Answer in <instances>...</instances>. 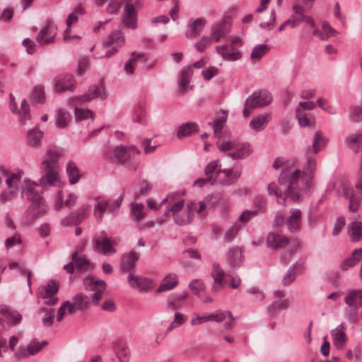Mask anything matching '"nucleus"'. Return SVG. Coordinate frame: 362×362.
Returning <instances> with one entry per match:
<instances>
[{
  "mask_svg": "<svg viewBox=\"0 0 362 362\" xmlns=\"http://www.w3.org/2000/svg\"><path fill=\"white\" fill-rule=\"evenodd\" d=\"M224 276L225 272L220 267L219 264L216 263L213 264L211 272V276L214 281L212 286L213 291L218 292L225 286L226 283L223 281Z\"/></svg>",
  "mask_w": 362,
  "mask_h": 362,
  "instance_id": "obj_23",
  "label": "nucleus"
},
{
  "mask_svg": "<svg viewBox=\"0 0 362 362\" xmlns=\"http://www.w3.org/2000/svg\"><path fill=\"white\" fill-rule=\"evenodd\" d=\"M219 160H214L209 162L204 168V173L206 177H210L212 180H215L216 179L214 177V175L215 173L217 174V177L218 176V171L221 170V164L219 163Z\"/></svg>",
  "mask_w": 362,
  "mask_h": 362,
  "instance_id": "obj_51",
  "label": "nucleus"
},
{
  "mask_svg": "<svg viewBox=\"0 0 362 362\" xmlns=\"http://www.w3.org/2000/svg\"><path fill=\"white\" fill-rule=\"evenodd\" d=\"M90 303H93L91 296H88L82 293L76 295L73 298L72 303L67 300L62 303L58 310L57 320L59 322L65 315L74 313L78 310L85 309Z\"/></svg>",
  "mask_w": 362,
  "mask_h": 362,
  "instance_id": "obj_5",
  "label": "nucleus"
},
{
  "mask_svg": "<svg viewBox=\"0 0 362 362\" xmlns=\"http://www.w3.org/2000/svg\"><path fill=\"white\" fill-rule=\"evenodd\" d=\"M345 141L354 151L358 152L362 150V132L347 136Z\"/></svg>",
  "mask_w": 362,
  "mask_h": 362,
  "instance_id": "obj_43",
  "label": "nucleus"
},
{
  "mask_svg": "<svg viewBox=\"0 0 362 362\" xmlns=\"http://www.w3.org/2000/svg\"><path fill=\"white\" fill-rule=\"evenodd\" d=\"M288 238L281 237L273 232L269 233L267 238V246L274 250L284 248L288 245Z\"/></svg>",
  "mask_w": 362,
  "mask_h": 362,
  "instance_id": "obj_28",
  "label": "nucleus"
},
{
  "mask_svg": "<svg viewBox=\"0 0 362 362\" xmlns=\"http://www.w3.org/2000/svg\"><path fill=\"white\" fill-rule=\"evenodd\" d=\"M123 23L127 28L135 29L137 27L135 8L132 4H127L124 7Z\"/></svg>",
  "mask_w": 362,
  "mask_h": 362,
  "instance_id": "obj_29",
  "label": "nucleus"
},
{
  "mask_svg": "<svg viewBox=\"0 0 362 362\" xmlns=\"http://www.w3.org/2000/svg\"><path fill=\"white\" fill-rule=\"evenodd\" d=\"M144 205L142 203H132L131 207V214L135 221L142 220L146 214L144 212Z\"/></svg>",
  "mask_w": 362,
  "mask_h": 362,
  "instance_id": "obj_54",
  "label": "nucleus"
},
{
  "mask_svg": "<svg viewBox=\"0 0 362 362\" xmlns=\"http://www.w3.org/2000/svg\"><path fill=\"white\" fill-rule=\"evenodd\" d=\"M43 132L37 128H33L28 132V142L32 147L37 148L41 144Z\"/></svg>",
  "mask_w": 362,
  "mask_h": 362,
  "instance_id": "obj_44",
  "label": "nucleus"
},
{
  "mask_svg": "<svg viewBox=\"0 0 362 362\" xmlns=\"http://www.w3.org/2000/svg\"><path fill=\"white\" fill-rule=\"evenodd\" d=\"M303 269V264L301 262H296V264H292L288 268L282 279L283 284L284 286H287L292 283L295 280L297 274L302 272Z\"/></svg>",
  "mask_w": 362,
  "mask_h": 362,
  "instance_id": "obj_33",
  "label": "nucleus"
},
{
  "mask_svg": "<svg viewBox=\"0 0 362 362\" xmlns=\"http://www.w3.org/2000/svg\"><path fill=\"white\" fill-rule=\"evenodd\" d=\"M254 205L255 209H250V218L259 214L264 213L266 211V201L261 196L256 197L254 199Z\"/></svg>",
  "mask_w": 362,
  "mask_h": 362,
  "instance_id": "obj_52",
  "label": "nucleus"
},
{
  "mask_svg": "<svg viewBox=\"0 0 362 362\" xmlns=\"http://www.w3.org/2000/svg\"><path fill=\"white\" fill-rule=\"evenodd\" d=\"M23 175L24 172L22 170H18L16 173H11L7 170L6 185L19 187V185L22 183L21 180Z\"/></svg>",
  "mask_w": 362,
  "mask_h": 362,
  "instance_id": "obj_50",
  "label": "nucleus"
},
{
  "mask_svg": "<svg viewBox=\"0 0 362 362\" xmlns=\"http://www.w3.org/2000/svg\"><path fill=\"white\" fill-rule=\"evenodd\" d=\"M274 295L278 299L273 301L268 308V314L271 317L276 316L281 310H286L289 306V300L284 298V293L281 291H277L274 293Z\"/></svg>",
  "mask_w": 362,
  "mask_h": 362,
  "instance_id": "obj_15",
  "label": "nucleus"
},
{
  "mask_svg": "<svg viewBox=\"0 0 362 362\" xmlns=\"http://www.w3.org/2000/svg\"><path fill=\"white\" fill-rule=\"evenodd\" d=\"M127 281L130 286L139 292H148L153 287V281L144 276L129 274Z\"/></svg>",
  "mask_w": 362,
  "mask_h": 362,
  "instance_id": "obj_12",
  "label": "nucleus"
},
{
  "mask_svg": "<svg viewBox=\"0 0 362 362\" xmlns=\"http://www.w3.org/2000/svg\"><path fill=\"white\" fill-rule=\"evenodd\" d=\"M61 156V151L54 148L49 149L43 156L40 166L41 177L39 183L44 189L56 186L59 181V161Z\"/></svg>",
  "mask_w": 362,
  "mask_h": 362,
  "instance_id": "obj_2",
  "label": "nucleus"
},
{
  "mask_svg": "<svg viewBox=\"0 0 362 362\" xmlns=\"http://www.w3.org/2000/svg\"><path fill=\"white\" fill-rule=\"evenodd\" d=\"M271 93L266 89L255 90L250 95V109L262 107L272 103Z\"/></svg>",
  "mask_w": 362,
  "mask_h": 362,
  "instance_id": "obj_13",
  "label": "nucleus"
},
{
  "mask_svg": "<svg viewBox=\"0 0 362 362\" xmlns=\"http://www.w3.org/2000/svg\"><path fill=\"white\" fill-rule=\"evenodd\" d=\"M331 336L334 346L337 349L343 348L346 341L344 323H341L335 329H332L331 331Z\"/></svg>",
  "mask_w": 362,
  "mask_h": 362,
  "instance_id": "obj_26",
  "label": "nucleus"
},
{
  "mask_svg": "<svg viewBox=\"0 0 362 362\" xmlns=\"http://www.w3.org/2000/svg\"><path fill=\"white\" fill-rule=\"evenodd\" d=\"M199 130V126L194 122H189L182 124L180 126L177 132V136L180 139H182Z\"/></svg>",
  "mask_w": 362,
  "mask_h": 362,
  "instance_id": "obj_39",
  "label": "nucleus"
},
{
  "mask_svg": "<svg viewBox=\"0 0 362 362\" xmlns=\"http://www.w3.org/2000/svg\"><path fill=\"white\" fill-rule=\"evenodd\" d=\"M270 46L266 43L258 44L255 46L250 53V59L254 62H259L269 51Z\"/></svg>",
  "mask_w": 362,
  "mask_h": 362,
  "instance_id": "obj_42",
  "label": "nucleus"
},
{
  "mask_svg": "<svg viewBox=\"0 0 362 362\" xmlns=\"http://www.w3.org/2000/svg\"><path fill=\"white\" fill-rule=\"evenodd\" d=\"M147 60L145 53L133 52L129 59L125 62L124 70L127 74H134L135 66L139 62H146Z\"/></svg>",
  "mask_w": 362,
  "mask_h": 362,
  "instance_id": "obj_22",
  "label": "nucleus"
},
{
  "mask_svg": "<svg viewBox=\"0 0 362 362\" xmlns=\"http://www.w3.org/2000/svg\"><path fill=\"white\" fill-rule=\"evenodd\" d=\"M84 9L81 6H76L74 11L68 16L66 21V28H70L74 23H76L79 17L84 14Z\"/></svg>",
  "mask_w": 362,
  "mask_h": 362,
  "instance_id": "obj_56",
  "label": "nucleus"
},
{
  "mask_svg": "<svg viewBox=\"0 0 362 362\" xmlns=\"http://www.w3.org/2000/svg\"><path fill=\"white\" fill-rule=\"evenodd\" d=\"M170 211L173 213L175 223L184 226L192 221L194 212L202 216H204L206 204L202 201L191 202L185 206L184 201H179L170 207Z\"/></svg>",
  "mask_w": 362,
  "mask_h": 362,
  "instance_id": "obj_4",
  "label": "nucleus"
},
{
  "mask_svg": "<svg viewBox=\"0 0 362 362\" xmlns=\"http://www.w3.org/2000/svg\"><path fill=\"white\" fill-rule=\"evenodd\" d=\"M193 74L192 66H187L183 69L181 78L179 81V89L181 93H185L189 83V78Z\"/></svg>",
  "mask_w": 362,
  "mask_h": 362,
  "instance_id": "obj_47",
  "label": "nucleus"
},
{
  "mask_svg": "<svg viewBox=\"0 0 362 362\" xmlns=\"http://www.w3.org/2000/svg\"><path fill=\"white\" fill-rule=\"evenodd\" d=\"M327 141L322 132L317 130L314 134L312 146L308 147L305 151L306 163L303 170L298 169L291 172L288 168H285L280 173L278 182L286 187L287 197L294 203L300 200L303 192H310L316 168L315 154L326 146Z\"/></svg>",
  "mask_w": 362,
  "mask_h": 362,
  "instance_id": "obj_1",
  "label": "nucleus"
},
{
  "mask_svg": "<svg viewBox=\"0 0 362 362\" xmlns=\"http://www.w3.org/2000/svg\"><path fill=\"white\" fill-rule=\"evenodd\" d=\"M217 52L226 60L235 61L242 57V53L229 45H221L216 47Z\"/></svg>",
  "mask_w": 362,
  "mask_h": 362,
  "instance_id": "obj_27",
  "label": "nucleus"
},
{
  "mask_svg": "<svg viewBox=\"0 0 362 362\" xmlns=\"http://www.w3.org/2000/svg\"><path fill=\"white\" fill-rule=\"evenodd\" d=\"M47 344L46 341L41 342L36 339L32 340L27 346V351L30 355H35Z\"/></svg>",
  "mask_w": 362,
  "mask_h": 362,
  "instance_id": "obj_60",
  "label": "nucleus"
},
{
  "mask_svg": "<svg viewBox=\"0 0 362 362\" xmlns=\"http://www.w3.org/2000/svg\"><path fill=\"white\" fill-rule=\"evenodd\" d=\"M347 230L351 241L356 242L362 238V222H351L347 226Z\"/></svg>",
  "mask_w": 362,
  "mask_h": 362,
  "instance_id": "obj_38",
  "label": "nucleus"
},
{
  "mask_svg": "<svg viewBox=\"0 0 362 362\" xmlns=\"http://www.w3.org/2000/svg\"><path fill=\"white\" fill-rule=\"evenodd\" d=\"M125 42V37L121 30H115L112 32L107 39L104 41V47H122Z\"/></svg>",
  "mask_w": 362,
  "mask_h": 362,
  "instance_id": "obj_32",
  "label": "nucleus"
},
{
  "mask_svg": "<svg viewBox=\"0 0 362 362\" xmlns=\"http://www.w3.org/2000/svg\"><path fill=\"white\" fill-rule=\"evenodd\" d=\"M178 284L177 276L175 274H169L162 281L158 288V293L170 291L174 288Z\"/></svg>",
  "mask_w": 362,
  "mask_h": 362,
  "instance_id": "obj_37",
  "label": "nucleus"
},
{
  "mask_svg": "<svg viewBox=\"0 0 362 362\" xmlns=\"http://www.w3.org/2000/svg\"><path fill=\"white\" fill-rule=\"evenodd\" d=\"M269 114L259 115L250 119V128L260 132L264 130L268 124Z\"/></svg>",
  "mask_w": 362,
  "mask_h": 362,
  "instance_id": "obj_40",
  "label": "nucleus"
},
{
  "mask_svg": "<svg viewBox=\"0 0 362 362\" xmlns=\"http://www.w3.org/2000/svg\"><path fill=\"white\" fill-rule=\"evenodd\" d=\"M58 290L59 283L53 280L49 281L46 285L37 288V297L43 299L45 304L54 305L58 301V298L56 297Z\"/></svg>",
  "mask_w": 362,
  "mask_h": 362,
  "instance_id": "obj_6",
  "label": "nucleus"
},
{
  "mask_svg": "<svg viewBox=\"0 0 362 362\" xmlns=\"http://www.w3.org/2000/svg\"><path fill=\"white\" fill-rule=\"evenodd\" d=\"M241 172L238 169H224L218 171L219 182L224 185L235 183L240 177Z\"/></svg>",
  "mask_w": 362,
  "mask_h": 362,
  "instance_id": "obj_21",
  "label": "nucleus"
},
{
  "mask_svg": "<svg viewBox=\"0 0 362 362\" xmlns=\"http://www.w3.org/2000/svg\"><path fill=\"white\" fill-rule=\"evenodd\" d=\"M78 200V196L74 193H69L67 195V197L65 201H64V195L62 190H58L56 196H55V201H54V210L57 211H59L63 204H64L65 206L71 209L74 205L76 203Z\"/></svg>",
  "mask_w": 362,
  "mask_h": 362,
  "instance_id": "obj_19",
  "label": "nucleus"
},
{
  "mask_svg": "<svg viewBox=\"0 0 362 362\" xmlns=\"http://www.w3.org/2000/svg\"><path fill=\"white\" fill-rule=\"evenodd\" d=\"M247 144H239L235 142V149H233V151L229 153V156L233 159H242L247 156Z\"/></svg>",
  "mask_w": 362,
  "mask_h": 362,
  "instance_id": "obj_46",
  "label": "nucleus"
},
{
  "mask_svg": "<svg viewBox=\"0 0 362 362\" xmlns=\"http://www.w3.org/2000/svg\"><path fill=\"white\" fill-rule=\"evenodd\" d=\"M139 152L134 146H119L114 149V156L116 160L123 164H127L129 161L134 160Z\"/></svg>",
  "mask_w": 362,
  "mask_h": 362,
  "instance_id": "obj_10",
  "label": "nucleus"
},
{
  "mask_svg": "<svg viewBox=\"0 0 362 362\" xmlns=\"http://www.w3.org/2000/svg\"><path fill=\"white\" fill-rule=\"evenodd\" d=\"M7 188L0 193V204H5L13 200L19 192L18 187H11L6 185Z\"/></svg>",
  "mask_w": 362,
  "mask_h": 362,
  "instance_id": "obj_41",
  "label": "nucleus"
},
{
  "mask_svg": "<svg viewBox=\"0 0 362 362\" xmlns=\"http://www.w3.org/2000/svg\"><path fill=\"white\" fill-rule=\"evenodd\" d=\"M344 197L349 202V209L351 212L355 213L359 208L361 197L356 196L351 187L345 186L342 189Z\"/></svg>",
  "mask_w": 362,
  "mask_h": 362,
  "instance_id": "obj_30",
  "label": "nucleus"
},
{
  "mask_svg": "<svg viewBox=\"0 0 362 362\" xmlns=\"http://www.w3.org/2000/svg\"><path fill=\"white\" fill-rule=\"evenodd\" d=\"M345 303L351 311H358L362 306V289L350 291L344 298Z\"/></svg>",
  "mask_w": 362,
  "mask_h": 362,
  "instance_id": "obj_17",
  "label": "nucleus"
},
{
  "mask_svg": "<svg viewBox=\"0 0 362 362\" xmlns=\"http://www.w3.org/2000/svg\"><path fill=\"white\" fill-rule=\"evenodd\" d=\"M98 98H106V93L101 86L94 85L89 88L88 93L71 98L70 101L74 105H83Z\"/></svg>",
  "mask_w": 362,
  "mask_h": 362,
  "instance_id": "obj_7",
  "label": "nucleus"
},
{
  "mask_svg": "<svg viewBox=\"0 0 362 362\" xmlns=\"http://www.w3.org/2000/svg\"><path fill=\"white\" fill-rule=\"evenodd\" d=\"M226 318H228L229 320H234L232 313L230 311L221 312V313H216V314L208 315L209 321H216L218 323L222 322Z\"/></svg>",
  "mask_w": 362,
  "mask_h": 362,
  "instance_id": "obj_61",
  "label": "nucleus"
},
{
  "mask_svg": "<svg viewBox=\"0 0 362 362\" xmlns=\"http://www.w3.org/2000/svg\"><path fill=\"white\" fill-rule=\"evenodd\" d=\"M69 112L63 109H59L56 115V126L58 128H64L70 121Z\"/></svg>",
  "mask_w": 362,
  "mask_h": 362,
  "instance_id": "obj_53",
  "label": "nucleus"
},
{
  "mask_svg": "<svg viewBox=\"0 0 362 362\" xmlns=\"http://www.w3.org/2000/svg\"><path fill=\"white\" fill-rule=\"evenodd\" d=\"M145 117V110L142 104H136L133 109L132 119L134 122L141 123Z\"/></svg>",
  "mask_w": 362,
  "mask_h": 362,
  "instance_id": "obj_59",
  "label": "nucleus"
},
{
  "mask_svg": "<svg viewBox=\"0 0 362 362\" xmlns=\"http://www.w3.org/2000/svg\"><path fill=\"white\" fill-rule=\"evenodd\" d=\"M22 243V238L18 233H15L13 235L7 238L5 240L4 245L6 250L20 245Z\"/></svg>",
  "mask_w": 362,
  "mask_h": 362,
  "instance_id": "obj_63",
  "label": "nucleus"
},
{
  "mask_svg": "<svg viewBox=\"0 0 362 362\" xmlns=\"http://www.w3.org/2000/svg\"><path fill=\"white\" fill-rule=\"evenodd\" d=\"M302 212L298 209H290V216L286 221V225L291 233L297 232L302 223Z\"/></svg>",
  "mask_w": 362,
  "mask_h": 362,
  "instance_id": "obj_20",
  "label": "nucleus"
},
{
  "mask_svg": "<svg viewBox=\"0 0 362 362\" xmlns=\"http://www.w3.org/2000/svg\"><path fill=\"white\" fill-rule=\"evenodd\" d=\"M75 83L74 77L71 74L59 75L54 80V87L57 92L73 90Z\"/></svg>",
  "mask_w": 362,
  "mask_h": 362,
  "instance_id": "obj_16",
  "label": "nucleus"
},
{
  "mask_svg": "<svg viewBox=\"0 0 362 362\" xmlns=\"http://www.w3.org/2000/svg\"><path fill=\"white\" fill-rule=\"evenodd\" d=\"M216 145L220 151L223 152H226L235 149V142L232 141L230 140L226 141L225 139H222L221 138H220L218 139Z\"/></svg>",
  "mask_w": 362,
  "mask_h": 362,
  "instance_id": "obj_64",
  "label": "nucleus"
},
{
  "mask_svg": "<svg viewBox=\"0 0 362 362\" xmlns=\"http://www.w3.org/2000/svg\"><path fill=\"white\" fill-rule=\"evenodd\" d=\"M230 264L233 267H238L243 261L242 250L239 248H233L229 252Z\"/></svg>",
  "mask_w": 362,
  "mask_h": 362,
  "instance_id": "obj_58",
  "label": "nucleus"
},
{
  "mask_svg": "<svg viewBox=\"0 0 362 362\" xmlns=\"http://www.w3.org/2000/svg\"><path fill=\"white\" fill-rule=\"evenodd\" d=\"M84 286L86 290L95 291L91 294L93 303H98L101 299L102 293L105 290L106 284L103 280H95L88 276L84 279Z\"/></svg>",
  "mask_w": 362,
  "mask_h": 362,
  "instance_id": "obj_9",
  "label": "nucleus"
},
{
  "mask_svg": "<svg viewBox=\"0 0 362 362\" xmlns=\"http://www.w3.org/2000/svg\"><path fill=\"white\" fill-rule=\"evenodd\" d=\"M90 204H83L80 208L77 214H72L70 217L66 218L62 221L63 226H68L69 224L78 225L83 219L88 216L90 210Z\"/></svg>",
  "mask_w": 362,
  "mask_h": 362,
  "instance_id": "obj_25",
  "label": "nucleus"
},
{
  "mask_svg": "<svg viewBox=\"0 0 362 362\" xmlns=\"http://www.w3.org/2000/svg\"><path fill=\"white\" fill-rule=\"evenodd\" d=\"M206 21L204 18H191L188 21L187 28L189 31L186 33L185 36L187 38H194L202 32Z\"/></svg>",
  "mask_w": 362,
  "mask_h": 362,
  "instance_id": "obj_18",
  "label": "nucleus"
},
{
  "mask_svg": "<svg viewBox=\"0 0 362 362\" xmlns=\"http://www.w3.org/2000/svg\"><path fill=\"white\" fill-rule=\"evenodd\" d=\"M72 261L78 270H87L89 262L85 256L78 257L77 252L72 255Z\"/></svg>",
  "mask_w": 362,
  "mask_h": 362,
  "instance_id": "obj_57",
  "label": "nucleus"
},
{
  "mask_svg": "<svg viewBox=\"0 0 362 362\" xmlns=\"http://www.w3.org/2000/svg\"><path fill=\"white\" fill-rule=\"evenodd\" d=\"M362 259V247L358 249H355L352 255L350 257L346 259L342 262L341 264V268L346 271L349 268L356 265L358 262Z\"/></svg>",
  "mask_w": 362,
  "mask_h": 362,
  "instance_id": "obj_36",
  "label": "nucleus"
},
{
  "mask_svg": "<svg viewBox=\"0 0 362 362\" xmlns=\"http://www.w3.org/2000/svg\"><path fill=\"white\" fill-rule=\"evenodd\" d=\"M74 114L77 121L86 119L89 117L91 118L92 121L93 120V112L88 109L75 107Z\"/></svg>",
  "mask_w": 362,
  "mask_h": 362,
  "instance_id": "obj_62",
  "label": "nucleus"
},
{
  "mask_svg": "<svg viewBox=\"0 0 362 362\" xmlns=\"http://www.w3.org/2000/svg\"><path fill=\"white\" fill-rule=\"evenodd\" d=\"M10 109L13 113L18 114L19 122L24 124L27 120L30 119V107L25 99L21 101V108L18 110L16 103L15 98L13 94H10Z\"/></svg>",
  "mask_w": 362,
  "mask_h": 362,
  "instance_id": "obj_14",
  "label": "nucleus"
},
{
  "mask_svg": "<svg viewBox=\"0 0 362 362\" xmlns=\"http://www.w3.org/2000/svg\"><path fill=\"white\" fill-rule=\"evenodd\" d=\"M279 184L284 188V192H286V187L284 185H281L279 182ZM268 192L270 195H274L277 199L278 203L282 205L285 204L286 199H289L286 196V193H285V197H282L281 190H280L279 187L275 184L268 185ZM290 200L293 202L291 199Z\"/></svg>",
  "mask_w": 362,
  "mask_h": 362,
  "instance_id": "obj_48",
  "label": "nucleus"
},
{
  "mask_svg": "<svg viewBox=\"0 0 362 362\" xmlns=\"http://www.w3.org/2000/svg\"><path fill=\"white\" fill-rule=\"evenodd\" d=\"M139 258V254L134 251H130L123 255L121 262V269L123 272H129L134 269Z\"/></svg>",
  "mask_w": 362,
  "mask_h": 362,
  "instance_id": "obj_31",
  "label": "nucleus"
},
{
  "mask_svg": "<svg viewBox=\"0 0 362 362\" xmlns=\"http://www.w3.org/2000/svg\"><path fill=\"white\" fill-rule=\"evenodd\" d=\"M40 183L24 178L21 185V193L23 199L31 202L30 210L35 216H40L47 211V206L40 193Z\"/></svg>",
  "mask_w": 362,
  "mask_h": 362,
  "instance_id": "obj_3",
  "label": "nucleus"
},
{
  "mask_svg": "<svg viewBox=\"0 0 362 362\" xmlns=\"http://www.w3.org/2000/svg\"><path fill=\"white\" fill-rule=\"evenodd\" d=\"M57 30L53 23L47 22L39 31L36 37L37 42L42 46L53 43L57 35Z\"/></svg>",
  "mask_w": 362,
  "mask_h": 362,
  "instance_id": "obj_11",
  "label": "nucleus"
},
{
  "mask_svg": "<svg viewBox=\"0 0 362 362\" xmlns=\"http://www.w3.org/2000/svg\"><path fill=\"white\" fill-rule=\"evenodd\" d=\"M116 356L119 362H129L130 350L124 343H119L115 349Z\"/></svg>",
  "mask_w": 362,
  "mask_h": 362,
  "instance_id": "obj_49",
  "label": "nucleus"
},
{
  "mask_svg": "<svg viewBox=\"0 0 362 362\" xmlns=\"http://www.w3.org/2000/svg\"><path fill=\"white\" fill-rule=\"evenodd\" d=\"M98 200V203L94 206L93 214L98 223L102 222L103 219L104 213L108 209V201L99 200V197L96 198Z\"/></svg>",
  "mask_w": 362,
  "mask_h": 362,
  "instance_id": "obj_45",
  "label": "nucleus"
},
{
  "mask_svg": "<svg viewBox=\"0 0 362 362\" xmlns=\"http://www.w3.org/2000/svg\"><path fill=\"white\" fill-rule=\"evenodd\" d=\"M66 172L69 179V182L71 185L77 183L82 177L81 170L73 161L68 162L66 167Z\"/></svg>",
  "mask_w": 362,
  "mask_h": 362,
  "instance_id": "obj_34",
  "label": "nucleus"
},
{
  "mask_svg": "<svg viewBox=\"0 0 362 362\" xmlns=\"http://www.w3.org/2000/svg\"><path fill=\"white\" fill-rule=\"evenodd\" d=\"M31 100L35 103H44L45 102V93L43 86L37 85L34 87Z\"/></svg>",
  "mask_w": 362,
  "mask_h": 362,
  "instance_id": "obj_55",
  "label": "nucleus"
},
{
  "mask_svg": "<svg viewBox=\"0 0 362 362\" xmlns=\"http://www.w3.org/2000/svg\"><path fill=\"white\" fill-rule=\"evenodd\" d=\"M231 19L225 17L221 21L214 23L211 28V37L214 42H218L230 31Z\"/></svg>",
  "mask_w": 362,
  "mask_h": 362,
  "instance_id": "obj_8",
  "label": "nucleus"
},
{
  "mask_svg": "<svg viewBox=\"0 0 362 362\" xmlns=\"http://www.w3.org/2000/svg\"><path fill=\"white\" fill-rule=\"evenodd\" d=\"M0 314L3 315L9 322L13 325L18 324L22 319V315L20 313L6 305H0Z\"/></svg>",
  "mask_w": 362,
  "mask_h": 362,
  "instance_id": "obj_35",
  "label": "nucleus"
},
{
  "mask_svg": "<svg viewBox=\"0 0 362 362\" xmlns=\"http://www.w3.org/2000/svg\"><path fill=\"white\" fill-rule=\"evenodd\" d=\"M93 247L95 251L101 252L104 255L114 254L116 250L112 245L111 241L107 236L102 237L101 239L95 238Z\"/></svg>",
  "mask_w": 362,
  "mask_h": 362,
  "instance_id": "obj_24",
  "label": "nucleus"
}]
</instances>
